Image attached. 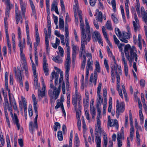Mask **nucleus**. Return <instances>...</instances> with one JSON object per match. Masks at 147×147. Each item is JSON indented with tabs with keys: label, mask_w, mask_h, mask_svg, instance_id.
Returning a JSON list of instances; mask_svg holds the SVG:
<instances>
[{
	"label": "nucleus",
	"mask_w": 147,
	"mask_h": 147,
	"mask_svg": "<svg viewBox=\"0 0 147 147\" xmlns=\"http://www.w3.org/2000/svg\"><path fill=\"white\" fill-rule=\"evenodd\" d=\"M60 85H59L57 89L54 87L53 93L52 90H49V94L50 98V102L52 105H53L55 100L57 98L59 95L60 91Z\"/></svg>",
	"instance_id": "6"
},
{
	"label": "nucleus",
	"mask_w": 147,
	"mask_h": 147,
	"mask_svg": "<svg viewBox=\"0 0 147 147\" xmlns=\"http://www.w3.org/2000/svg\"><path fill=\"white\" fill-rule=\"evenodd\" d=\"M19 107L21 109L23 106L24 109L27 108V102L25 98L23 96L21 97V100L19 101Z\"/></svg>",
	"instance_id": "23"
},
{
	"label": "nucleus",
	"mask_w": 147,
	"mask_h": 147,
	"mask_svg": "<svg viewBox=\"0 0 147 147\" xmlns=\"http://www.w3.org/2000/svg\"><path fill=\"white\" fill-rule=\"evenodd\" d=\"M52 78L51 80V82H52V80L55 79V86L53 87L52 83H51L50 85V87L51 88H53L54 89V87H56V85L57 84L58 82V78H59V74L58 73H56L55 71H53L51 73ZM57 89V88H56Z\"/></svg>",
	"instance_id": "16"
},
{
	"label": "nucleus",
	"mask_w": 147,
	"mask_h": 147,
	"mask_svg": "<svg viewBox=\"0 0 147 147\" xmlns=\"http://www.w3.org/2000/svg\"><path fill=\"white\" fill-rule=\"evenodd\" d=\"M93 63H87V65L86 66V71H89V70L92 71L93 67L92 66Z\"/></svg>",
	"instance_id": "52"
},
{
	"label": "nucleus",
	"mask_w": 147,
	"mask_h": 147,
	"mask_svg": "<svg viewBox=\"0 0 147 147\" xmlns=\"http://www.w3.org/2000/svg\"><path fill=\"white\" fill-rule=\"evenodd\" d=\"M18 38L19 40V42L18 44V46L19 47V45L20 43L22 46H24V48L25 47V39L24 38H23V42L22 43L21 40V29L20 27L18 26Z\"/></svg>",
	"instance_id": "19"
},
{
	"label": "nucleus",
	"mask_w": 147,
	"mask_h": 147,
	"mask_svg": "<svg viewBox=\"0 0 147 147\" xmlns=\"http://www.w3.org/2000/svg\"><path fill=\"white\" fill-rule=\"evenodd\" d=\"M64 21L63 17H61L59 18V28L60 29L64 30Z\"/></svg>",
	"instance_id": "38"
},
{
	"label": "nucleus",
	"mask_w": 147,
	"mask_h": 147,
	"mask_svg": "<svg viewBox=\"0 0 147 147\" xmlns=\"http://www.w3.org/2000/svg\"><path fill=\"white\" fill-rule=\"evenodd\" d=\"M57 136L58 140L60 141H61L63 139V137L62 135V132L61 131H59L57 132Z\"/></svg>",
	"instance_id": "54"
},
{
	"label": "nucleus",
	"mask_w": 147,
	"mask_h": 147,
	"mask_svg": "<svg viewBox=\"0 0 147 147\" xmlns=\"http://www.w3.org/2000/svg\"><path fill=\"white\" fill-rule=\"evenodd\" d=\"M124 51L125 57L131 63L134 58L136 62L137 61L138 55L136 53V49L134 46L131 47L130 45H126L124 47Z\"/></svg>",
	"instance_id": "1"
},
{
	"label": "nucleus",
	"mask_w": 147,
	"mask_h": 147,
	"mask_svg": "<svg viewBox=\"0 0 147 147\" xmlns=\"http://www.w3.org/2000/svg\"><path fill=\"white\" fill-rule=\"evenodd\" d=\"M115 30L116 34L120 39V38H121L122 35L120 30L118 28H115Z\"/></svg>",
	"instance_id": "51"
},
{
	"label": "nucleus",
	"mask_w": 147,
	"mask_h": 147,
	"mask_svg": "<svg viewBox=\"0 0 147 147\" xmlns=\"http://www.w3.org/2000/svg\"><path fill=\"white\" fill-rule=\"evenodd\" d=\"M142 36L140 34L138 35V46L140 50L142 49V45L141 42Z\"/></svg>",
	"instance_id": "45"
},
{
	"label": "nucleus",
	"mask_w": 147,
	"mask_h": 147,
	"mask_svg": "<svg viewBox=\"0 0 147 147\" xmlns=\"http://www.w3.org/2000/svg\"><path fill=\"white\" fill-rule=\"evenodd\" d=\"M10 105L11 106L13 107L14 110L16 111L19 112L18 111V108L16 105V103L14 99H12L11 100L9 101Z\"/></svg>",
	"instance_id": "34"
},
{
	"label": "nucleus",
	"mask_w": 147,
	"mask_h": 147,
	"mask_svg": "<svg viewBox=\"0 0 147 147\" xmlns=\"http://www.w3.org/2000/svg\"><path fill=\"white\" fill-rule=\"evenodd\" d=\"M52 59L55 62L58 63H62L63 62L62 58L60 57L59 56H57L56 57H53Z\"/></svg>",
	"instance_id": "36"
},
{
	"label": "nucleus",
	"mask_w": 147,
	"mask_h": 147,
	"mask_svg": "<svg viewBox=\"0 0 147 147\" xmlns=\"http://www.w3.org/2000/svg\"><path fill=\"white\" fill-rule=\"evenodd\" d=\"M92 38L94 42H98L102 46L103 45V42L100 33L97 31L94 32L92 34Z\"/></svg>",
	"instance_id": "12"
},
{
	"label": "nucleus",
	"mask_w": 147,
	"mask_h": 147,
	"mask_svg": "<svg viewBox=\"0 0 147 147\" xmlns=\"http://www.w3.org/2000/svg\"><path fill=\"white\" fill-rule=\"evenodd\" d=\"M104 64L105 68H106L107 71L108 73L109 72V66L107 60L105 59L104 61Z\"/></svg>",
	"instance_id": "53"
},
{
	"label": "nucleus",
	"mask_w": 147,
	"mask_h": 147,
	"mask_svg": "<svg viewBox=\"0 0 147 147\" xmlns=\"http://www.w3.org/2000/svg\"><path fill=\"white\" fill-rule=\"evenodd\" d=\"M31 7L32 8V12L34 13L35 12V6L33 4L32 0H29Z\"/></svg>",
	"instance_id": "59"
},
{
	"label": "nucleus",
	"mask_w": 147,
	"mask_h": 147,
	"mask_svg": "<svg viewBox=\"0 0 147 147\" xmlns=\"http://www.w3.org/2000/svg\"><path fill=\"white\" fill-rule=\"evenodd\" d=\"M102 84L101 82H99L98 84V87L97 89V94H100V91L101 90Z\"/></svg>",
	"instance_id": "58"
},
{
	"label": "nucleus",
	"mask_w": 147,
	"mask_h": 147,
	"mask_svg": "<svg viewBox=\"0 0 147 147\" xmlns=\"http://www.w3.org/2000/svg\"><path fill=\"white\" fill-rule=\"evenodd\" d=\"M8 109L10 111L11 116L12 118L13 122L16 125L18 129L19 130L20 129V125L19 123V119L16 115L15 113H14V115H13L12 112L13 109L11 107H9L8 106Z\"/></svg>",
	"instance_id": "11"
},
{
	"label": "nucleus",
	"mask_w": 147,
	"mask_h": 147,
	"mask_svg": "<svg viewBox=\"0 0 147 147\" xmlns=\"http://www.w3.org/2000/svg\"><path fill=\"white\" fill-rule=\"evenodd\" d=\"M107 125L111 127H115L117 130L118 129L119 124L117 120L116 119H111L109 116L108 117Z\"/></svg>",
	"instance_id": "15"
},
{
	"label": "nucleus",
	"mask_w": 147,
	"mask_h": 147,
	"mask_svg": "<svg viewBox=\"0 0 147 147\" xmlns=\"http://www.w3.org/2000/svg\"><path fill=\"white\" fill-rule=\"evenodd\" d=\"M67 51V57L65 63V66H70V48L69 47H66Z\"/></svg>",
	"instance_id": "24"
},
{
	"label": "nucleus",
	"mask_w": 147,
	"mask_h": 147,
	"mask_svg": "<svg viewBox=\"0 0 147 147\" xmlns=\"http://www.w3.org/2000/svg\"><path fill=\"white\" fill-rule=\"evenodd\" d=\"M131 11L133 14V17L134 19L138 18L137 14L136 13L135 8L133 7H132L131 9Z\"/></svg>",
	"instance_id": "48"
},
{
	"label": "nucleus",
	"mask_w": 147,
	"mask_h": 147,
	"mask_svg": "<svg viewBox=\"0 0 147 147\" xmlns=\"http://www.w3.org/2000/svg\"><path fill=\"white\" fill-rule=\"evenodd\" d=\"M125 105L123 102H122L119 105V108H120V112L123 113L125 110Z\"/></svg>",
	"instance_id": "64"
},
{
	"label": "nucleus",
	"mask_w": 147,
	"mask_h": 147,
	"mask_svg": "<svg viewBox=\"0 0 147 147\" xmlns=\"http://www.w3.org/2000/svg\"><path fill=\"white\" fill-rule=\"evenodd\" d=\"M5 89L6 90L8 91L9 90H10L9 89L8 87V73L7 72L5 73Z\"/></svg>",
	"instance_id": "40"
},
{
	"label": "nucleus",
	"mask_w": 147,
	"mask_h": 147,
	"mask_svg": "<svg viewBox=\"0 0 147 147\" xmlns=\"http://www.w3.org/2000/svg\"><path fill=\"white\" fill-rule=\"evenodd\" d=\"M65 38L69 37L68 27L67 26H65Z\"/></svg>",
	"instance_id": "60"
},
{
	"label": "nucleus",
	"mask_w": 147,
	"mask_h": 147,
	"mask_svg": "<svg viewBox=\"0 0 147 147\" xmlns=\"http://www.w3.org/2000/svg\"><path fill=\"white\" fill-rule=\"evenodd\" d=\"M111 73H114V71L117 74L116 78L117 80V90L119 94L120 97L122 99L123 96L122 93V90L119 88L120 75H121V68L120 65H119L116 63H112L111 65Z\"/></svg>",
	"instance_id": "2"
},
{
	"label": "nucleus",
	"mask_w": 147,
	"mask_h": 147,
	"mask_svg": "<svg viewBox=\"0 0 147 147\" xmlns=\"http://www.w3.org/2000/svg\"><path fill=\"white\" fill-rule=\"evenodd\" d=\"M134 137V132H130L129 138L127 137V147H130V143L129 141V138H130L131 141L133 140Z\"/></svg>",
	"instance_id": "39"
},
{
	"label": "nucleus",
	"mask_w": 147,
	"mask_h": 147,
	"mask_svg": "<svg viewBox=\"0 0 147 147\" xmlns=\"http://www.w3.org/2000/svg\"><path fill=\"white\" fill-rule=\"evenodd\" d=\"M106 27L107 28L110 30H113V28L112 26L110 20H108L107 21L106 24Z\"/></svg>",
	"instance_id": "43"
},
{
	"label": "nucleus",
	"mask_w": 147,
	"mask_h": 147,
	"mask_svg": "<svg viewBox=\"0 0 147 147\" xmlns=\"http://www.w3.org/2000/svg\"><path fill=\"white\" fill-rule=\"evenodd\" d=\"M90 111L92 118L94 119L95 116L96 115L95 108L94 107H90Z\"/></svg>",
	"instance_id": "41"
},
{
	"label": "nucleus",
	"mask_w": 147,
	"mask_h": 147,
	"mask_svg": "<svg viewBox=\"0 0 147 147\" xmlns=\"http://www.w3.org/2000/svg\"><path fill=\"white\" fill-rule=\"evenodd\" d=\"M103 141L102 144L103 147H107L108 139L107 134L103 136Z\"/></svg>",
	"instance_id": "42"
},
{
	"label": "nucleus",
	"mask_w": 147,
	"mask_h": 147,
	"mask_svg": "<svg viewBox=\"0 0 147 147\" xmlns=\"http://www.w3.org/2000/svg\"><path fill=\"white\" fill-rule=\"evenodd\" d=\"M95 68L94 73H91L90 78L89 81L91 84H93L94 86L96 84V81L98 77L97 73H100V67L99 62L96 61L94 63Z\"/></svg>",
	"instance_id": "4"
},
{
	"label": "nucleus",
	"mask_w": 147,
	"mask_h": 147,
	"mask_svg": "<svg viewBox=\"0 0 147 147\" xmlns=\"http://www.w3.org/2000/svg\"><path fill=\"white\" fill-rule=\"evenodd\" d=\"M98 98L96 100L97 105L98 107H100L103 102V98H101L100 94H97Z\"/></svg>",
	"instance_id": "35"
},
{
	"label": "nucleus",
	"mask_w": 147,
	"mask_h": 147,
	"mask_svg": "<svg viewBox=\"0 0 147 147\" xmlns=\"http://www.w3.org/2000/svg\"><path fill=\"white\" fill-rule=\"evenodd\" d=\"M83 57V61L82 63L81 68L84 70L85 66L86 58L85 55H84Z\"/></svg>",
	"instance_id": "47"
},
{
	"label": "nucleus",
	"mask_w": 147,
	"mask_h": 147,
	"mask_svg": "<svg viewBox=\"0 0 147 147\" xmlns=\"http://www.w3.org/2000/svg\"><path fill=\"white\" fill-rule=\"evenodd\" d=\"M19 47L20 48V63L21 66H22L24 69L25 71V73L26 75H27L28 73V69L27 66V63L26 61L25 55L23 53V49L24 46H22L21 44L19 45Z\"/></svg>",
	"instance_id": "5"
},
{
	"label": "nucleus",
	"mask_w": 147,
	"mask_h": 147,
	"mask_svg": "<svg viewBox=\"0 0 147 147\" xmlns=\"http://www.w3.org/2000/svg\"><path fill=\"white\" fill-rule=\"evenodd\" d=\"M58 49L59 50V54L61 57H63L64 54V51L63 49L61 46L58 47Z\"/></svg>",
	"instance_id": "55"
},
{
	"label": "nucleus",
	"mask_w": 147,
	"mask_h": 147,
	"mask_svg": "<svg viewBox=\"0 0 147 147\" xmlns=\"http://www.w3.org/2000/svg\"><path fill=\"white\" fill-rule=\"evenodd\" d=\"M119 101L118 100H117L116 107V113L117 114V117L118 118L119 117Z\"/></svg>",
	"instance_id": "46"
},
{
	"label": "nucleus",
	"mask_w": 147,
	"mask_h": 147,
	"mask_svg": "<svg viewBox=\"0 0 147 147\" xmlns=\"http://www.w3.org/2000/svg\"><path fill=\"white\" fill-rule=\"evenodd\" d=\"M94 134L95 135L100 134V135L102 134L103 136L107 134L102 128L100 120L98 119V118L97 119L96 123L95 126Z\"/></svg>",
	"instance_id": "8"
},
{
	"label": "nucleus",
	"mask_w": 147,
	"mask_h": 147,
	"mask_svg": "<svg viewBox=\"0 0 147 147\" xmlns=\"http://www.w3.org/2000/svg\"><path fill=\"white\" fill-rule=\"evenodd\" d=\"M21 14L16 15V20L17 24H18L19 22L21 23L22 22V18Z\"/></svg>",
	"instance_id": "44"
},
{
	"label": "nucleus",
	"mask_w": 147,
	"mask_h": 147,
	"mask_svg": "<svg viewBox=\"0 0 147 147\" xmlns=\"http://www.w3.org/2000/svg\"><path fill=\"white\" fill-rule=\"evenodd\" d=\"M85 113V116L87 119L89 121L90 120V115L88 112V109H84Z\"/></svg>",
	"instance_id": "57"
},
{
	"label": "nucleus",
	"mask_w": 147,
	"mask_h": 147,
	"mask_svg": "<svg viewBox=\"0 0 147 147\" xmlns=\"http://www.w3.org/2000/svg\"><path fill=\"white\" fill-rule=\"evenodd\" d=\"M120 8L123 20V21L124 22H125V15L123 8L122 5L120 6Z\"/></svg>",
	"instance_id": "56"
},
{
	"label": "nucleus",
	"mask_w": 147,
	"mask_h": 147,
	"mask_svg": "<svg viewBox=\"0 0 147 147\" xmlns=\"http://www.w3.org/2000/svg\"><path fill=\"white\" fill-rule=\"evenodd\" d=\"M124 138L123 128L122 127L121 129V132L117 134V140H123Z\"/></svg>",
	"instance_id": "33"
},
{
	"label": "nucleus",
	"mask_w": 147,
	"mask_h": 147,
	"mask_svg": "<svg viewBox=\"0 0 147 147\" xmlns=\"http://www.w3.org/2000/svg\"><path fill=\"white\" fill-rule=\"evenodd\" d=\"M102 32L103 34V36L105 39H106L110 47H112V45L111 43L109 40L108 37V35L107 32L106 30V29L105 27L103 26H102Z\"/></svg>",
	"instance_id": "25"
},
{
	"label": "nucleus",
	"mask_w": 147,
	"mask_h": 147,
	"mask_svg": "<svg viewBox=\"0 0 147 147\" xmlns=\"http://www.w3.org/2000/svg\"><path fill=\"white\" fill-rule=\"evenodd\" d=\"M141 12L142 15L143 16V19L144 22L147 24V13L145 12L143 7H141Z\"/></svg>",
	"instance_id": "31"
},
{
	"label": "nucleus",
	"mask_w": 147,
	"mask_h": 147,
	"mask_svg": "<svg viewBox=\"0 0 147 147\" xmlns=\"http://www.w3.org/2000/svg\"><path fill=\"white\" fill-rule=\"evenodd\" d=\"M97 109L98 115L97 116L96 119L98 118V119H100V114L101 111V108L100 107H98L96 106Z\"/></svg>",
	"instance_id": "61"
},
{
	"label": "nucleus",
	"mask_w": 147,
	"mask_h": 147,
	"mask_svg": "<svg viewBox=\"0 0 147 147\" xmlns=\"http://www.w3.org/2000/svg\"><path fill=\"white\" fill-rule=\"evenodd\" d=\"M65 82L66 86H68L69 76V72L70 70V66H65Z\"/></svg>",
	"instance_id": "27"
},
{
	"label": "nucleus",
	"mask_w": 147,
	"mask_h": 147,
	"mask_svg": "<svg viewBox=\"0 0 147 147\" xmlns=\"http://www.w3.org/2000/svg\"><path fill=\"white\" fill-rule=\"evenodd\" d=\"M117 47L119 49L120 51L121 52L122 60L124 64V68L125 75L126 76H127L128 72V66L127 65L126 61L125 60L124 57V54L123 52V46L124 45L123 44L119 43L118 44Z\"/></svg>",
	"instance_id": "7"
},
{
	"label": "nucleus",
	"mask_w": 147,
	"mask_h": 147,
	"mask_svg": "<svg viewBox=\"0 0 147 147\" xmlns=\"http://www.w3.org/2000/svg\"><path fill=\"white\" fill-rule=\"evenodd\" d=\"M32 99L33 102L34 109L36 114V116L34 120V124L31 121L29 123V127L30 131L33 134L35 129H37V118L38 117V112L37 111V102L36 98L34 94L32 95Z\"/></svg>",
	"instance_id": "3"
},
{
	"label": "nucleus",
	"mask_w": 147,
	"mask_h": 147,
	"mask_svg": "<svg viewBox=\"0 0 147 147\" xmlns=\"http://www.w3.org/2000/svg\"><path fill=\"white\" fill-rule=\"evenodd\" d=\"M132 35L130 32L128 31V32H123L122 33V35L120 38V40L123 42L127 43L128 40L131 37Z\"/></svg>",
	"instance_id": "14"
},
{
	"label": "nucleus",
	"mask_w": 147,
	"mask_h": 147,
	"mask_svg": "<svg viewBox=\"0 0 147 147\" xmlns=\"http://www.w3.org/2000/svg\"><path fill=\"white\" fill-rule=\"evenodd\" d=\"M57 5V3L55 1H54L51 5V11H53L54 10L55 13L59 15V13L58 11Z\"/></svg>",
	"instance_id": "32"
},
{
	"label": "nucleus",
	"mask_w": 147,
	"mask_h": 147,
	"mask_svg": "<svg viewBox=\"0 0 147 147\" xmlns=\"http://www.w3.org/2000/svg\"><path fill=\"white\" fill-rule=\"evenodd\" d=\"M89 100H87L85 99H84L83 100V104L84 105V109H88L89 102Z\"/></svg>",
	"instance_id": "49"
},
{
	"label": "nucleus",
	"mask_w": 147,
	"mask_h": 147,
	"mask_svg": "<svg viewBox=\"0 0 147 147\" xmlns=\"http://www.w3.org/2000/svg\"><path fill=\"white\" fill-rule=\"evenodd\" d=\"M11 5L9 3V0H7V7L6 9L5 13V18L4 20L5 26H6V22L7 19H8L9 16V10L11 9Z\"/></svg>",
	"instance_id": "18"
},
{
	"label": "nucleus",
	"mask_w": 147,
	"mask_h": 147,
	"mask_svg": "<svg viewBox=\"0 0 147 147\" xmlns=\"http://www.w3.org/2000/svg\"><path fill=\"white\" fill-rule=\"evenodd\" d=\"M81 41L87 43L91 39V33L90 30H86L85 31L81 32Z\"/></svg>",
	"instance_id": "10"
},
{
	"label": "nucleus",
	"mask_w": 147,
	"mask_h": 147,
	"mask_svg": "<svg viewBox=\"0 0 147 147\" xmlns=\"http://www.w3.org/2000/svg\"><path fill=\"white\" fill-rule=\"evenodd\" d=\"M79 107V109L78 110H77V108L76 109H75V110L76 111V118H80V116L81 115V111L80 108V106H78Z\"/></svg>",
	"instance_id": "62"
},
{
	"label": "nucleus",
	"mask_w": 147,
	"mask_h": 147,
	"mask_svg": "<svg viewBox=\"0 0 147 147\" xmlns=\"http://www.w3.org/2000/svg\"><path fill=\"white\" fill-rule=\"evenodd\" d=\"M43 67L44 72L45 75L47 76L49 74V71L48 68V65L47 63V59L46 56L44 55L43 56Z\"/></svg>",
	"instance_id": "17"
},
{
	"label": "nucleus",
	"mask_w": 147,
	"mask_h": 147,
	"mask_svg": "<svg viewBox=\"0 0 147 147\" xmlns=\"http://www.w3.org/2000/svg\"><path fill=\"white\" fill-rule=\"evenodd\" d=\"M84 43V42L81 41L80 50V52L79 54V56L80 57H82V55L83 56L84 55H85L84 53H86Z\"/></svg>",
	"instance_id": "28"
},
{
	"label": "nucleus",
	"mask_w": 147,
	"mask_h": 147,
	"mask_svg": "<svg viewBox=\"0 0 147 147\" xmlns=\"http://www.w3.org/2000/svg\"><path fill=\"white\" fill-rule=\"evenodd\" d=\"M75 4L74 5V14H77V12L79 16H82L81 11L79 10V8L78 3V0H74Z\"/></svg>",
	"instance_id": "20"
},
{
	"label": "nucleus",
	"mask_w": 147,
	"mask_h": 147,
	"mask_svg": "<svg viewBox=\"0 0 147 147\" xmlns=\"http://www.w3.org/2000/svg\"><path fill=\"white\" fill-rule=\"evenodd\" d=\"M111 3L113 10L115 12L116 9L115 0H112L111 1Z\"/></svg>",
	"instance_id": "63"
},
{
	"label": "nucleus",
	"mask_w": 147,
	"mask_h": 147,
	"mask_svg": "<svg viewBox=\"0 0 147 147\" xmlns=\"http://www.w3.org/2000/svg\"><path fill=\"white\" fill-rule=\"evenodd\" d=\"M72 104L76 109L77 103L78 104V106H80V104L82 100L81 96L80 94H74L72 96Z\"/></svg>",
	"instance_id": "13"
},
{
	"label": "nucleus",
	"mask_w": 147,
	"mask_h": 147,
	"mask_svg": "<svg viewBox=\"0 0 147 147\" xmlns=\"http://www.w3.org/2000/svg\"><path fill=\"white\" fill-rule=\"evenodd\" d=\"M95 135V141L96 144V147H101V134H97Z\"/></svg>",
	"instance_id": "29"
},
{
	"label": "nucleus",
	"mask_w": 147,
	"mask_h": 147,
	"mask_svg": "<svg viewBox=\"0 0 147 147\" xmlns=\"http://www.w3.org/2000/svg\"><path fill=\"white\" fill-rule=\"evenodd\" d=\"M134 19L135 21L133 20L132 23L134 30L135 32H136L140 28L139 22L138 18Z\"/></svg>",
	"instance_id": "26"
},
{
	"label": "nucleus",
	"mask_w": 147,
	"mask_h": 147,
	"mask_svg": "<svg viewBox=\"0 0 147 147\" xmlns=\"http://www.w3.org/2000/svg\"><path fill=\"white\" fill-rule=\"evenodd\" d=\"M44 32L45 34V42L46 47V49L47 50L49 49V40L48 38H49L51 35V32L50 33L48 32H47V30L46 28L44 29Z\"/></svg>",
	"instance_id": "21"
},
{
	"label": "nucleus",
	"mask_w": 147,
	"mask_h": 147,
	"mask_svg": "<svg viewBox=\"0 0 147 147\" xmlns=\"http://www.w3.org/2000/svg\"><path fill=\"white\" fill-rule=\"evenodd\" d=\"M25 26L26 28V33L27 35V43L28 45H30V43H32L30 40L29 37V29L28 24V22L27 21H25Z\"/></svg>",
	"instance_id": "22"
},
{
	"label": "nucleus",
	"mask_w": 147,
	"mask_h": 147,
	"mask_svg": "<svg viewBox=\"0 0 147 147\" xmlns=\"http://www.w3.org/2000/svg\"><path fill=\"white\" fill-rule=\"evenodd\" d=\"M20 1L22 12V15L23 16L26 11V3L25 2H23L22 0H20Z\"/></svg>",
	"instance_id": "30"
},
{
	"label": "nucleus",
	"mask_w": 147,
	"mask_h": 147,
	"mask_svg": "<svg viewBox=\"0 0 147 147\" xmlns=\"http://www.w3.org/2000/svg\"><path fill=\"white\" fill-rule=\"evenodd\" d=\"M79 17L80 22V28L81 32L85 31L86 29L84 28V25L83 22V20L82 19V16Z\"/></svg>",
	"instance_id": "37"
},
{
	"label": "nucleus",
	"mask_w": 147,
	"mask_h": 147,
	"mask_svg": "<svg viewBox=\"0 0 147 147\" xmlns=\"http://www.w3.org/2000/svg\"><path fill=\"white\" fill-rule=\"evenodd\" d=\"M32 64V71L33 73L34 78V83L35 86V88L39 90L40 87H38V80L37 79V74L36 73V67L34 64L32 59H30Z\"/></svg>",
	"instance_id": "9"
},
{
	"label": "nucleus",
	"mask_w": 147,
	"mask_h": 147,
	"mask_svg": "<svg viewBox=\"0 0 147 147\" xmlns=\"http://www.w3.org/2000/svg\"><path fill=\"white\" fill-rule=\"evenodd\" d=\"M139 115L140 119V123L141 124H143L144 121V118L143 114L142 113V111H139Z\"/></svg>",
	"instance_id": "50"
}]
</instances>
